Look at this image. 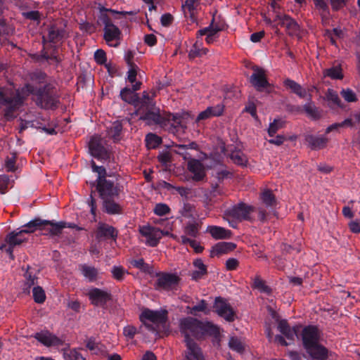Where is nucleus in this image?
Wrapping results in <instances>:
<instances>
[{
  "mask_svg": "<svg viewBox=\"0 0 360 360\" xmlns=\"http://www.w3.org/2000/svg\"><path fill=\"white\" fill-rule=\"evenodd\" d=\"M154 96H150L146 91H143L134 114L139 116V120L144 121L147 125H158L173 134L184 132L186 126L184 120L188 117V112L179 114L165 112L162 115L160 108L156 107Z\"/></svg>",
  "mask_w": 360,
  "mask_h": 360,
  "instance_id": "f257e3e1",
  "label": "nucleus"
},
{
  "mask_svg": "<svg viewBox=\"0 0 360 360\" xmlns=\"http://www.w3.org/2000/svg\"><path fill=\"white\" fill-rule=\"evenodd\" d=\"M91 186L95 187L98 193L103 212L108 215H121L124 213L123 205L116 200L122 191V186L117 179L99 178L91 182Z\"/></svg>",
  "mask_w": 360,
  "mask_h": 360,
  "instance_id": "f03ea898",
  "label": "nucleus"
},
{
  "mask_svg": "<svg viewBox=\"0 0 360 360\" xmlns=\"http://www.w3.org/2000/svg\"><path fill=\"white\" fill-rule=\"evenodd\" d=\"M179 329L184 342L194 340L192 338L201 340L206 335L217 336L219 333V328L211 322H202L190 316L180 320Z\"/></svg>",
  "mask_w": 360,
  "mask_h": 360,
  "instance_id": "7ed1b4c3",
  "label": "nucleus"
},
{
  "mask_svg": "<svg viewBox=\"0 0 360 360\" xmlns=\"http://www.w3.org/2000/svg\"><path fill=\"white\" fill-rule=\"evenodd\" d=\"M26 91L33 96L36 105L44 110H56L60 105V94L53 84L43 86L25 84Z\"/></svg>",
  "mask_w": 360,
  "mask_h": 360,
  "instance_id": "20e7f679",
  "label": "nucleus"
},
{
  "mask_svg": "<svg viewBox=\"0 0 360 360\" xmlns=\"http://www.w3.org/2000/svg\"><path fill=\"white\" fill-rule=\"evenodd\" d=\"M302 345L307 354L316 360H326L328 350L319 343L321 332L316 326H304L301 333Z\"/></svg>",
  "mask_w": 360,
  "mask_h": 360,
  "instance_id": "39448f33",
  "label": "nucleus"
},
{
  "mask_svg": "<svg viewBox=\"0 0 360 360\" xmlns=\"http://www.w3.org/2000/svg\"><path fill=\"white\" fill-rule=\"evenodd\" d=\"M23 103V97L18 90L11 86H0V108L4 110V116L7 121L15 117L16 112Z\"/></svg>",
  "mask_w": 360,
  "mask_h": 360,
  "instance_id": "423d86ee",
  "label": "nucleus"
},
{
  "mask_svg": "<svg viewBox=\"0 0 360 360\" xmlns=\"http://www.w3.org/2000/svg\"><path fill=\"white\" fill-rule=\"evenodd\" d=\"M167 314L168 312L165 309L153 310L145 308L139 315V320L148 331L158 333L159 327L166 324Z\"/></svg>",
  "mask_w": 360,
  "mask_h": 360,
  "instance_id": "0eeeda50",
  "label": "nucleus"
},
{
  "mask_svg": "<svg viewBox=\"0 0 360 360\" xmlns=\"http://www.w3.org/2000/svg\"><path fill=\"white\" fill-rule=\"evenodd\" d=\"M154 287L157 290L175 291L179 288L181 278L174 273L158 272Z\"/></svg>",
  "mask_w": 360,
  "mask_h": 360,
  "instance_id": "6e6552de",
  "label": "nucleus"
},
{
  "mask_svg": "<svg viewBox=\"0 0 360 360\" xmlns=\"http://www.w3.org/2000/svg\"><path fill=\"white\" fill-rule=\"evenodd\" d=\"M50 226L48 229L49 234L50 236H59L63 229L66 228L67 224L64 221L55 222L53 221L41 219L40 218H35L26 224L27 226L34 228L37 229L46 230V226Z\"/></svg>",
  "mask_w": 360,
  "mask_h": 360,
  "instance_id": "1a4fd4ad",
  "label": "nucleus"
},
{
  "mask_svg": "<svg viewBox=\"0 0 360 360\" xmlns=\"http://www.w3.org/2000/svg\"><path fill=\"white\" fill-rule=\"evenodd\" d=\"M214 311L218 316L224 319L228 322H233L236 317V314L233 307L228 302V301L221 297H217L214 300Z\"/></svg>",
  "mask_w": 360,
  "mask_h": 360,
  "instance_id": "9d476101",
  "label": "nucleus"
},
{
  "mask_svg": "<svg viewBox=\"0 0 360 360\" xmlns=\"http://www.w3.org/2000/svg\"><path fill=\"white\" fill-rule=\"evenodd\" d=\"M254 211V207L248 205L244 202H240L233 207L225 210L224 214L227 217H230L238 221H249L250 219V214Z\"/></svg>",
  "mask_w": 360,
  "mask_h": 360,
  "instance_id": "9b49d317",
  "label": "nucleus"
},
{
  "mask_svg": "<svg viewBox=\"0 0 360 360\" xmlns=\"http://www.w3.org/2000/svg\"><path fill=\"white\" fill-rule=\"evenodd\" d=\"M89 150L90 154L98 160L105 162L111 158L110 151L103 146L100 139L94 137L91 139L89 143Z\"/></svg>",
  "mask_w": 360,
  "mask_h": 360,
  "instance_id": "f8f14e48",
  "label": "nucleus"
},
{
  "mask_svg": "<svg viewBox=\"0 0 360 360\" xmlns=\"http://www.w3.org/2000/svg\"><path fill=\"white\" fill-rule=\"evenodd\" d=\"M140 234L147 238L146 244L150 247H156L162 236L167 235L168 232L163 231L158 228L151 226H139Z\"/></svg>",
  "mask_w": 360,
  "mask_h": 360,
  "instance_id": "ddd939ff",
  "label": "nucleus"
},
{
  "mask_svg": "<svg viewBox=\"0 0 360 360\" xmlns=\"http://www.w3.org/2000/svg\"><path fill=\"white\" fill-rule=\"evenodd\" d=\"M252 70L253 73L250 76L249 82L257 91L262 92L271 86L263 68L255 65L252 67Z\"/></svg>",
  "mask_w": 360,
  "mask_h": 360,
  "instance_id": "4468645a",
  "label": "nucleus"
},
{
  "mask_svg": "<svg viewBox=\"0 0 360 360\" xmlns=\"http://www.w3.org/2000/svg\"><path fill=\"white\" fill-rule=\"evenodd\" d=\"M91 304L95 307H105L112 300L110 292L98 288H92L87 293Z\"/></svg>",
  "mask_w": 360,
  "mask_h": 360,
  "instance_id": "2eb2a0df",
  "label": "nucleus"
},
{
  "mask_svg": "<svg viewBox=\"0 0 360 360\" xmlns=\"http://www.w3.org/2000/svg\"><path fill=\"white\" fill-rule=\"evenodd\" d=\"M50 49H51V51L49 52L48 47H43L39 53H34L31 56V58L38 63L52 61L58 65L61 60L58 55V47L56 45L51 44Z\"/></svg>",
  "mask_w": 360,
  "mask_h": 360,
  "instance_id": "dca6fc26",
  "label": "nucleus"
},
{
  "mask_svg": "<svg viewBox=\"0 0 360 360\" xmlns=\"http://www.w3.org/2000/svg\"><path fill=\"white\" fill-rule=\"evenodd\" d=\"M142 85L141 82H136L134 84H132L131 87L126 86L121 89L120 96L121 99L131 105L136 109L137 107V103L139 101V96L136 93V91L141 89Z\"/></svg>",
  "mask_w": 360,
  "mask_h": 360,
  "instance_id": "f3484780",
  "label": "nucleus"
},
{
  "mask_svg": "<svg viewBox=\"0 0 360 360\" xmlns=\"http://www.w3.org/2000/svg\"><path fill=\"white\" fill-rule=\"evenodd\" d=\"M95 236L98 241L109 239L116 241L118 236V230L108 224L100 222L96 228Z\"/></svg>",
  "mask_w": 360,
  "mask_h": 360,
  "instance_id": "a211bd4d",
  "label": "nucleus"
},
{
  "mask_svg": "<svg viewBox=\"0 0 360 360\" xmlns=\"http://www.w3.org/2000/svg\"><path fill=\"white\" fill-rule=\"evenodd\" d=\"M23 227L25 229L19 231L15 230L6 236V241L8 245H10V249H11L12 247L20 245L22 243L27 241V238L24 236L25 233H31L35 231L34 228L27 226L26 224Z\"/></svg>",
  "mask_w": 360,
  "mask_h": 360,
  "instance_id": "6ab92c4d",
  "label": "nucleus"
},
{
  "mask_svg": "<svg viewBox=\"0 0 360 360\" xmlns=\"http://www.w3.org/2000/svg\"><path fill=\"white\" fill-rule=\"evenodd\" d=\"M184 342L186 347L184 352L185 360H205L201 348L194 340Z\"/></svg>",
  "mask_w": 360,
  "mask_h": 360,
  "instance_id": "aec40b11",
  "label": "nucleus"
},
{
  "mask_svg": "<svg viewBox=\"0 0 360 360\" xmlns=\"http://www.w3.org/2000/svg\"><path fill=\"white\" fill-rule=\"evenodd\" d=\"M188 169L193 174V179L196 181H202L205 177V170L203 164L198 160L192 159L188 162Z\"/></svg>",
  "mask_w": 360,
  "mask_h": 360,
  "instance_id": "412c9836",
  "label": "nucleus"
},
{
  "mask_svg": "<svg viewBox=\"0 0 360 360\" xmlns=\"http://www.w3.org/2000/svg\"><path fill=\"white\" fill-rule=\"evenodd\" d=\"M34 337L39 342L47 347L58 346L62 345V340L49 331L37 333Z\"/></svg>",
  "mask_w": 360,
  "mask_h": 360,
  "instance_id": "4be33fe9",
  "label": "nucleus"
},
{
  "mask_svg": "<svg viewBox=\"0 0 360 360\" xmlns=\"http://www.w3.org/2000/svg\"><path fill=\"white\" fill-rule=\"evenodd\" d=\"M103 38L110 46H117L119 43L115 44H111L114 41L120 40L122 32L115 25H110L103 28Z\"/></svg>",
  "mask_w": 360,
  "mask_h": 360,
  "instance_id": "5701e85b",
  "label": "nucleus"
},
{
  "mask_svg": "<svg viewBox=\"0 0 360 360\" xmlns=\"http://www.w3.org/2000/svg\"><path fill=\"white\" fill-rule=\"evenodd\" d=\"M304 141L311 150H319L326 146L328 139L323 136H317L313 134H307L304 136Z\"/></svg>",
  "mask_w": 360,
  "mask_h": 360,
  "instance_id": "b1692460",
  "label": "nucleus"
},
{
  "mask_svg": "<svg viewBox=\"0 0 360 360\" xmlns=\"http://www.w3.org/2000/svg\"><path fill=\"white\" fill-rule=\"evenodd\" d=\"M277 18L279 20V24L286 28L289 34H295L299 31V25L290 16L288 15H277Z\"/></svg>",
  "mask_w": 360,
  "mask_h": 360,
  "instance_id": "393cba45",
  "label": "nucleus"
},
{
  "mask_svg": "<svg viewBox=\"0 0 360 360\" xmlns=\"http://www.w3.org/2000/svg\"><path fill=\"white\" fill-rule=\"evenodd\" d=\"M236 248V245L231 242H219L212 248L210 256H220L233 251Z\"/></svg>",
  "mask_w": 360,
  "mask_h": 360,
  "instance_id": "a878e982",
  "label": "nucleus"
},
{
  "mask_svg": "<svg viewBox=\"0 0 360 360\" xmlns=\"http://www.w3.org/2000/svg\"><path fill=\"white\" fill-rule=\"evenodd\" d=\"M278 330L288 340L293 341L295 336L297 335L298 332V327L291 328L287 320L282 319L278 323Z\"/></svg>",
  "mask_w": 360,
  "mask_h": 360,
  "instance_id": "bb28decb",
  "label": "nucleus"
},
{
  "mask_svg": "<svg viewBox=\"0 0 360 360\" xmlns=\"http://www.w3.org/2000/svg\"><path fill=\"white\" fill-rule=\"evenodd\" d=\"M303 110L307 115L313 120H318L322 117V110L316 107L309 94V102L303 105Z\"/></svg>",
  "mask_w": 360,
  "mask_h": 360,
  "instance_id": "cd10ccee",
  "label": "nucleus"
},
{
  "mask_svg": "<svg viewBox=\"0 0 360 360\" xmlns=\"http://www.w3.org/2000/svg\"><path fill=\"white\" fill-rule=\"evenodd\" d=\"M28 77L31 83H27V84L43 86L45 84H51V82H49L47 81V74L40 70H35L32 72H29Z\"/></svg>",
  "mask_w": 360,
  "mask_h": 360,
  "instance_id": "c85d7f7f",
  "label": "nucleus"
},
{
  "mask_svg": "<svg viewBox=\"0 0 360 360\" xmlns=\"http://www.w3.org/2000/svg\"><path fill=\"white\" fill-rule=\"evenodd\" d=\"M82 276L90 283L95 282L98 278L99 271L93 266L82 264L79 266Z\"/></svg>",
  "mask_w": 360,
  "mask_h": 360,
  "instance_id": "c756f323",
  "label": "nucleus"
},
{
  "mask_svg": "<svg viewBox=\"0 0 360 360\" xmlns=\"http://www.w3.org/2000/svg\"><path fill=\"white\" fill-rule=\"evenodd\" d=\"M207 231L214 239H227L231 236V231L224 227L218 226H209Z\"/></svg>",
  "mask_w": 360,
  "mask_h": 360,
  "instance_id": "7c9ffc66",
  "label": "nucleus"
},
{
  "mask_svg": "<svg viewBox=\"0 0 360 360\" xmlns=\"http://www.w3.org/2000/svg\"><path fill=\"white\" fill-rule=\"evenodd\" d=\"M283 84L286 88L290 89L292 93L295 94L301 98H306L308 95L307 90L292 79H285Z\"/></svg>",
  "mask_w": 360,
  "mask_h": 360,
  "instance_id": "2f4dec72",
  "label": "nucleus"
},
{
  "mask_svg": "<svg viewBox=\"0 0 360 360\" xmlns=\"http://www.w3.org/2000/svg\"><path fill=\"white\" fill-rule=\"evenodd\" d=\"M193 264L196 269L191 273V276L193 280L197 281L207 274V268L201 259H195Z\"/></svg>",
  "mask_w": 360,
  "mask_h": 360,
  "instance_id": "473e14b6",
  "label": "nucleus"
},
{
  "mask_svg": "<svg viewBox=\"0 0 360 360\" xmlns=\"http://www.w3.org/2000/svg\"><path fill=\"white\" fill-rule=\"evenodd\" d=\"M65 30L53 25L48 29L49 42L56 44L62 40L65 36Z\"/></svg>",
  "mask_w": 360,
  "mask_h": 360,
  "instance_id": "72a5a7b5",
  "label": "nucleus"
},
{
  "mask_svg": "<svg viewBox=\"0 0 360 360\" xmlns=\"http://www.w3.org/2000/svg\"><path fill=\"white\" fill-rule=\"evenodd\" d=\"M123 126L120 121H116L108 129V136L115 143L119 142L122 139Z\"/></svg>",
  "mask_w": 360,
  "mask_h": 360,
  "instance_id": "f704fd0d",
  "label": "nucleus"
},
{
  "mask_svg": "<svg viewBox=\"0 0 360 360\" xmlns=\"http://www.w3.org/2000/svg\"><path fill=\"white\" fill-rule=\"evenodd\" d=\"M330 0H313L315 8L318 11L322 20H327L330 16L328 1Z\"/></svg>",
  "mask_w": 360,
  "mask_h": 360,
  "instance_id": "c9c22d12",
  "label": "nucleus"
},
{
  "mask_svg": "<svg viewBox=\"0 0 360 360\" xmlns=\"http://www.w3.org/2000/svg\"><path fill=\"white\" fill-rule=\"evenodd\" d=\"M200 228V224L195 219H193V221H188L186 223L184 228V233L186 236L195 238L199 236Z\"/></svg>",
  "mask_w": 360,
  "mask_h": 360,
  "instance_id": "e433bc0d",
  "label": "nucleus"
},
{
  "mask_svg": "<svg viewBox=\"0 0 360 360\" xmlns=\"http://www.w3.org/2000/svg\"><path fill=\"white\" fill-rule=\"evenodd\" d=\"M100 15L98 16V21L104 25V27H109L110 25H113L111 18L107 14V12H110L112 13H120L113 9L106 8L103 6H99Z\"/></svg>",
  "mask_w": 360,
  "mask_h": 360,
  "instance_id": "4c0bfd02",
  "label": "nucleus"
},
{
  "mask_svg": "<svg viewBox=\"0 0 360 360\" xmlns=\"http://www.w3.org/2000/svg\"><path fill=\"white\" fill-rule=\"evenodd\" d=\"M324 77H328L332 79H342L344 77L340 65L333 66L323 71Z\"/></svg>",
  "mask_w": 360,
  "mask_h": 360,
  "instance_id": "58836bf2",
  "label": "nucleus"
},
{
  "mask_svg": "<svg viewBox=\"0 0 360 360\" xmlns=\"http://www.w3.org/2000/svg\"><path fill=\"white\" fill-rule=\"evenodd\" d=\"M230 158L234 164L238 166L246 167L248 165L247 156L240 150L233 151L230 154Z\"/></svg>",
  "mask_w": 360,
  "mask_h": 360,
  "instance_id": "ea45409f",
  "label": "nucleus"
},
{
  "mask_svg": "<svg viewBox=\"0 0 360 360\" xmlns=\"http://www.w3.org/2000/svg\"><path fill=\"white\" fill-rule=\"evenodd\" d=\"M326 98L329 102V105L332 107V104L340 108H343L342 102L338 93L333 89H328L326 93Z\"/></svg>",
  "mask_w": 360,
  "mask_h": 360,
  "instance_id": "a19ab883",
  "label": "nucleus"
},
{
  "mask_svg": "<svg viewBox=\"0 0 360 360\" xmlns=\"http://www.w3.org/2000/svg\"><path fill=\"white\" fill-rule=\"evenodd\" d=\"M261 200L266 207H275L276 199L274 194L270 190H265L261 194Z\"/></svg>",
  "mask_w": 360,
  "mask_h": 360,
  "instance_id": "79ce46f5",
  "label": "nucleus"
},
{
  "mask_svg": "<svg viewBox=\"0 0 360 360\" xmlns=\"http://www.w3.org/2000/svg\"><path fill=\"white\" fill-rule=\"evenodd\" d=\"M179 213L184 217L195 219V216L196 215L195 207L193 205L184 202L183 207L179 210Z\"/></svg>",
  "mask_w": 360,
  "mask_h": 360,
  "instance_id": "37998d69",
  "label": "nucleus"
},
{
  "mask_svg": "<svg viewBox=\"0 0 360 360\" xmlns=\"http://www.w3.org/2000/svg\"><path fill=\"white\" fill-rule=\"evenodd\" d=\"M211 27H204L197 32V37L206 35L205 41L207 44H212L218 39L219 35L210 30Z\"/></svg>",
  "mask_w": 360,
  "mask_h": 360,
  "instance_id": "c03bdc74",
  "label": "nucleus"
},
{
  "mask_svg": "<svg viewBox=\"0 0 360 360\" xmlns=\"http://www.w3.org/2000/svg\"><path fill=\"white\" fill-rule=\"evenodd\" d=\"M184 15L187 19L190 20L191 23L195 22L197 20L195 16V4H186L182 5Z\"/></svg>",
  "mask_w": 360,
  "mask_h": 360,
  "instance_id": "a18cd8bd",
  "label": "nucleus"
},
{
  "mask_svg": "<svg viewBox=\"0 0 360 360\" xmlns=\"http://www.w3.org/2000/svg\"><path fill=\"white\" fill-rule=\"evenodd\" d=\"M253 288L268 295L272 293V289L266 285L265 281L262 280L259 276H257L254 279Z\"/></svg>",
  "mask_w": 360,
  "mask_h": 360,
  "instance_id": "49530a36",
  "label": "nucleus"
},
{
  "mask_svg": "<svg viewBox=\"0 0 360 360\" xmlns=\"http://www.w3.org/2000/svg\"><path fill=\"white\" fill-rule=\"evenodd\" d=\"M17 160V153H11L9 156H7L5 160L4 167L7 172H14L17 170L15 165Z\"/></svg>",
  "mask_w": 360,
  "mask_h": 360,
  "instance_id": "de8ad7c7",
  "label": "nucleus"
},
{
  "mask_svg": "<svg viewBox=\"0 0 360 360\" xmlns=\"http://www.w3.org/2000/svg\"><path fill=\"white\" fill-rule=\"evenodd\" d=\"M146 142L148 148H155L162 143V139L155 134L149 133L146 136Z\"/></svg>",
  "mask_w": 360,
  "mask_h": 360,
  "instance_id": "09e8293b",
  "label": "nucleus"
},
{
  "mask_svg": "<svg viewBox=\"0 0 360 360\" xmlns=\"http://www.w3.org/2000/svg\"><path fill=\"white\" fill-rule=\"evenodd\" d=\"M229 347L233 351L242 354L245 350V347L241 340L237 337H231L229 341Z\"/></svg>",
  "mask_w": 360,
  "mask_h": 360,
  "instance_id": "8fccbe9b",
  "label": "nucleus"
},
{
  "mask_svg": "<svg viewBox=\"0 0 360 360\" xmlns=\"http://www.w3.org/2000/svg\"><path fill=\"white\" fill-rule=\"evenodd\" d=\"M285 122L281 119H275L273 122L270 123L268 129L269 136L271 137L274 136L276 132L284 127Z\"/></svg>",
  "mask_w": 360,
  "mask_h": 360,
  "instance_id": "3c124183",
  "label": "nucleus"
},
{
  "mask_svg": "<svg viewBox=\"0 0 360 360\" xmlns=\"http://www.w3.org/2000/svg\"><path fill=\"white\" fill-rule=\"evenodd\" d=\"M111 273L113 278L117 281H122L124 280L125 275L128 274V271L121 266H113Z\"/></svg>",
  "mask_w": 360,
  "mask_h": 360,
  "instance_id": "603ef678",
  "label": "nucleus"
},
{
  "mask_svg": "<svg viewBox=\"0 0 360 360\" xmlns=\"http://www.w3.org/2000/svg\"><path fill=\"white\" fill-rule=\"evenodd\" d=\"M33 298L35 302L42 304L45 302L46 295L43 288L40 286H35L32 289Z\"/></svg>",
  "mask_w": 360,
  "mask_h": 360,
  "instance_id": "864d4df0",
  "label": "nucleus"
},
{
  "mask_svg": "<svg viewBox=\"0 0 360 360\" xmlns=\"http://www.w3.org/2000/svg\"><path fill=\"white\" fill-rule=\"evenodd\" d=\"M131 265L141 270L144 273H150L151 267L150 266L144 262L143 258H140L138 259H134L131 262Z\"/></svg>",
  "mask_w": 360,
  "mask_h": 360,
  "instance_id": "5fc2aeb1",
  "label": "nucleus"
},
{
  "mask_svg": "<svg viewBox=\"0 0 360 360\" xmlns=\"http://www.w3.org/2000/svg\"><path fill=\"white\" fill-rule=\"evenodd\" d=\"M25 282L23 286V292L25 293H30L32 286L34 285L37 278L35 276H32L31 273L27 271L25 274Z\"/></svg>",
  "mask_w": 360,
  "mask_h": 360,
  "instance_id": "6e6d98bb",
  "label": "nucleus"
},
{
  "mask_svg": "<svg viewBox=\"0 0 360 360\" xmlns=\"http://www.w3.org/2000/svg\"><path fill=\"white\" fill-rule=\"evenodd\" d=\"M154 213L158 216H165L171 212L170 207L165 203H158L153 209Z\"/></svg>",
  "mask_w": 360,
  "mask_h": 360,
  "instance_id": "4d7b16f0",
  "label": "nucleus"
},
{
  "mask_svg": "<svg viewBox=\"0 0 360 360\" xmlns=\"http://www.w3.org/2000/svg\"><path fill=\"white\" fill-rule=\"evenodd\" d=\"M224 105L222 103H219L214 106L207 107V110L210 114L211 117H219L223 115L224 111Z\"/></svg>",
  "mask_w": 360,
  "mask_h": 360,
  "instance_id": "13d9d810",
  "label": "nucleus"
},
{
  "mask_svg": "<svg viewBox=\"0 0 360 360\" xmlns=\"http://www.w3.org/2000/svg\"><path fill=\"white\" fill-rule=\"evenodd\" d=\"M91 168L94 172L98 174L96 179L101 178L103 179L110 177V176L107 174L105 168L103 166H98L94 161H91Z\"/></svg>",
  "mask_w": 360,
  "mask_h": 360,
  "instance_id": "bf43d9fd",
  "label": "nucleus"
},
{
  "mask_svg": "<svg viewBox=\"0 0 360 360\" xmlns=\"http://www.w3.org/2000/svg\"><path fill=\"white\" fill-rule=\"evenodd\" d=\"M190 309V313L194 315L197 311L204 312L206 314H208L209 312V310H207V303L205 300H201L198 304L193 306Z\"/></svg>",
  "mask_w": 360,
  "mask_h": 360,
  "instance_id": "052dcab7",
  "label": "nucleus"
},
{
  "mask_svg": "<svg viewBox=\"0 0 360 360\" xmlns=\"http://www.w3.org/2000/svg\"><path fill=\"white\" fill-rule=\"evenodd\" d=\"M22 15L27 20L37 22L39 24L41 21V13L38 11H31L27 12H23Z\"/></svg>",
  "mask_w": 360,
  "mask_h": 360,
  "instance_id": "680f3d73",
  "label": "nucleus"
},
{
  "mask_svg": "<svg viewBox=\"0 0 360 360\" xmlns=\"http://www.w3.org/2000/svg\"><path fill=\"white\" fill-rule=\"evenodd\" d=\"M139 67L137 65L129 67V69L127 72V81L130 82L131 84H134L137 82L136 76Z\"/></svg>",
  "mask_w": 360,
  "mask_h": 360,
  "instance_id": "e2e57ef3",
  "label": "nucleus"
},
{
  "mask_svg": "<svg viewBox=\"0 0 360 360\" xmlns=\"http://www.w3.org/2000/svg\"><path fill=\"white\" fill-rule=\"evenodd\" d=\"M65 360H85V358L77 349L70 350L69 353H65Z\"/></svg>",
  "mask_w": 360,
  "mask_h": 360,
  "instance_id": "0e129e2a",
  "label": "nucleus"
},
{
  "mask_svg": "<svg viewBox=\"0 0 360 360\" xmlns=\"http://www.w3.org/2000/svg\"><path fill=\"white\" fill-rule=\"evenodd\" d=\"M158 160L163 166L167 167L172 160L171 153L168 151L162 152L158 155Z\"/></svg>",
  "mask_w": 360,
  "mask_h": 360,
  "instance_id": "69168bd1",
  "label": "nucleus"
},
{
  "mask_svg": "<svg viewBox=\"0 0 360 360\" xmlns=\"http://www.w3.org/2000/svg\"><path fill=\"white\" fill-rule=\"evenodd\" d=\"M340 94L347 102H354L357 100L355 93L350 89H342Z\"/></svg>",
  "mask_w": 360,
  "mask_h": 360,
  "instance_id": "338daca9",
  "label": "nucleus"
},
{
  "mask_svg": "<svg viewBox=\"0 0 360 360\" xmlns=\"http://www.w3.org/2000/svg\"><path fill=\"white\" fill-rule=\"evenodd\" d=\"M94 60L99 65H103L107 61L106 53L103 49H97L94 53Z\"/></svg>",
  "mask_w": 360,
  "mask_h": 360,
  "instance_id": "774afa93",
  "label": "nucleus"
}]
</instances>
